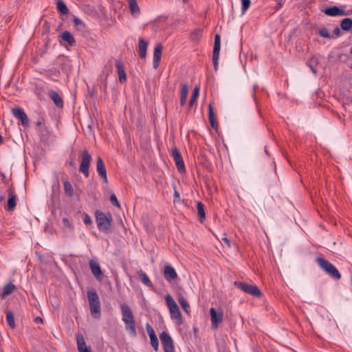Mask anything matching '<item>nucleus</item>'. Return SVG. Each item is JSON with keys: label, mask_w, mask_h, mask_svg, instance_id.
Instances as JSON below:
<instances>
[{"label": "nucleus", "mask_w": 352, "mask_h": 352, "mask_svg": "<svg viewBox=\"0 0 352 352\" xmlns=\"http://www.w3.org/2000/svg\"><path fill=\"white\" fill-rule=\"evenodd\" d=\"M129 6L130 11L133 15H138L140 13V8L136 0H126Z\"/></svg>", "instance_id": "nucleus-25"}, {"label": "nucleus", "mask_w": 352, "mask_h": 352, "mask_svg": "<svg viewBox=\"0 0 352 352\" xmlns=\"http://www.w3.org/2000/svg\"><path fill=\"white\" fill-rule=\"evenodd\" d=\"M221 48V37L220 35L217 34L214 36V44L212 52V62L214 70L218 69V61L219 58V52Z\"/></svg>", "instance_id": "nucleus-10"}, {"label": "nucleus", "mask_w": 352, "mask_h": 352, "mask_svg": "<svg viewBox=\"0 0 352 352\" xmlns=\"http://www.w3.org/2000/svg\"><path fill=\"white\" fill-rule=\"evenodd\" d=\"M57 9L58 12L63 14H67L69 12V9L67 8L66 4L64 3L63 0H58L56 2Z\"/></svg>", "instance_id": "nucleus-32"}, {"label": "nucleus", "mask_w": 352, "mask_h": 352, "mask_svg": "<svg viewBox=\"0 0 352 352\" xmlns=\"http://www.w3.org/2000/svg\"><path fill=\"white\" fill-rule=\"evenodd\" d=\"M199 90H200L199 85L195 86V87L194 88V89L192 91V96H191V98H190V100L189 101V103H188V105L190 107H192V105L194 104V103L197 100V98L199 96Z\"/></svg>", "instance_id": "nucleus-31"}, {"label": "nucleus", "mask_w": 352, "mask_h": 352, "mask_svg": "<svg viewBox=\"0 0 352 352\" xmlns=\"http://www.w3.org/2000/svg\"><path fill=\"white\" fill-rule=\"evenodd\" d=\"M13 116L18 119L23 126L29 125V119L24 110L20 107H14L12 109Z\"/></svg>", "instance_id": "nucleus-12"}, {"label": "nucleus", "mask_w": 352, "mask_h": 352, "mask_svg": "<svg viewBox=\"0 0 352 352\" xmlns=\"http://www.w3.org/2000/svg\"><path fill=\"white\" fill-rule=\"evenodd\" d=\"M184 3H186L188 0H183Z\"/></svg>", "instance_id": "nucleus-59"}, {"label": "nucleus", "mask_w": 352, "mask_h": 352, "mask_svg": "<svg viewBox=\"0 0 352 352\" xmlns=\"http://www.w3.org/2000/svg\"><path fill=\"white\" fill-rule=\"evenodd\" d=\"M318 265L331 278L339 280L341 278V274L337 268L328 260L318 257L316 258Z\"/></svg>", "instance_id": "nucleus-4"}, {"label": "nucleus", "mask_w": 352, "mask_h": 352, "mask_svg": "<svg viewBox=\"0 0 352 352\" xmlns=\"http://www.w3.org/2000/svg\"><path fill=\"white\" fill-rule=\"evenodd\" d=\"M63 223L65 227H67L68 228H73V224L68 218H63Z\"/></svg>", "instance_id": "nucleus-45"}, {"label": "nucleus", "mask_w": 352, "mask_h": 352, "mask_svg": "<svg viewBox=\"0 0 352 352\" xmlns=\"http://www.w3.org/2000/svg\"><path fill=\"white\" fill-rule=\"evenodd\" d=\"M222 240L226 243L228 244V245H230V241L228 238L226 237H224L222 239Z\"/></svg>", "instance_id": "nucleus-53"}, {"label": "nucleus", "mask_w": 352, "mask_h": 352, "mask_svg": "<svg viewBox=\"0 0 352 352\" xmlns=\"http://www.w3.org/2000/svg\"><path fill=\"white\" fill-rule=\"evenodd\" d=\"M96 92V91L95 89H88L87 94L89 97L93 98L95 96Z\"/></svg>", "instance_id": "nucleus-49"}, {"label": "nucleus", "mask_w": 352, "mask_h": 352, "mask_svg": "<svg viewBox=\"0 0 352 352\" xmlns=\"http://www.w3.org/2000/svg\"><path fill=\"white\" fill-rule=\"evenodd\" d=\"M160 338L164 352H175L173 340L168 332L162 331L160 334Z\"/></svg>", "instance_id": "nucleus-8"}, {"label": "nucleus", "mask_w": 352, "mask_h": 352, "mask_svg": "<svg viewBox=\"0 0 352 352\" xmlns=\"http://www.w3.org/2000/svg\"><path fill=\"white\" fill-rule=\"evenodd\" d=\"M333 36L334 38H338L339 36H340L341 35V32H340V28L338 27H336L334 30H333Z\"/></svg>", "instance_id": "nucleus-47"}, {"label": "nucleus", "mask_w": 352, "mask_h": 352, "mask_svg": "<svg viewBox=\"0 0 352 352\" xmlns=\"http://www.w3.org/2000/svg\"><path fill=\"white\" fill-rule=\"evenodd\" d=\"M96 170L103 182L107 183V170L104 162L101 157L98 156L96 160Z\"/></svg>", "instance_id": "nucleus-15"}, {"label": "nucleus", "mask_w": 352, "mask_h": 352, "mask_svg": "<svg viewBox=\"0 0 352 352\" xmlns=\"http://www.w3.org/2000/svg\"><path fill=\"white\" fill-rule=\"evenodd\" d=\"M148 45V43L142 38H139L138 54L141 58H144L146 57Z\"/></svg>", "instance_id": "nucleus-21"}, {"label": "nucleus", "mask_w": 352, "mask_h": 352, "mask_svg": "<svg viewBox=\"0 0 352 352\" xmlns=\"http://www.w3.org/2000/svg\"><path fill=\"white\" fill-rule=\"evenodd\" d=\"M163 47L161 43H157L153 52V68L157 69L162 58Z\"/></svg>", "instance_id": "nucleus-17"}, {"label": "nucleus", "mask_w": 352, "mask_h": 352, "mask_svg": "<svg viewBox=\"0 0 352 352\" xmlns=\"http://www.w3.org/2000/svg\"><path fill=\"white\" fill-rule=\"evenodd\" d=\"M42 124L41 122L38 121L36 122L37 126H41Z\"/></svg>", "instance_id": "nucleus-56"}, {"label": "nucleus", "mask_w": 352, "mask_h": 352, "mask_svg": "<svg viewBox=\"0 0 352 352\" xmlns=\"http://www.w3.org/2000/svg\"><path fill=\"white\" fill-rule=\"evenodd\" d=\"M165 299L168 308L176 305L175 301L170 294L166 295Z\"/></svg>", "instance_id": "nucleus-41"}, {"label": "nucleus", "mask_w": 352, "mask_h": 352, "mask_svg": "<svg viewBox=\"0 0 352 352\" xmlns=\"http://www.w3.org/2000/svg\"><path fill=\"white\" fill-rule=\"evenodd\" d=\"M202 35V30L199 28L195 29L190 35L191 41H196L199 40Z\"/></svg>", "instance_id": "nucleus-36"}, {"label": "nucleus", "mask_w": 352, "mask_h": 352, "mask_svg": "<svg viewBox=\"0 0 352 352\" xmlns=\"http://www.w3.org/2000/svg\"><path fill=\"white\" fill-rule=\"evenodd\" d=\"M63 187L65 192L69 197H72L74 195V189L72 185L68 180H65L63 182Z\"/></svg>", "instance_id": "nucleus-33"}, {"label": "nucleus", "mask_w": 352, "mask_h": 352, "mask_svg": "<svg viewBox=\"0 0 352 352\" xmlns=\"http://www.w3.org/2000/svg\"><path fill=\"white\" fill-rule=\"evenodd\" d=\"M145 327H146V331L149 337L156 334L153 328L149 323H146Z\"/></svg>", "instance_id": "nucleus-43"}, {"label": "nucleus", "mask_w": 352, "mask_h": 352, "mask_svg": "<svg viewBox=\"0 0 352 352\" xmlns=\"http://www.w3.org/2000/svg\"><path fill=\"white\" fill-rule=\"evenodd\" d=\"M283 1L282 0H279V1H278L277 4H276V7H275V8H276V10H278V9H280V8H282V7H283Z\"/></svg>", "instance_id": "nucleus-50"}, {"label": "nucleus", "mask_w": 352, "mask_h": 352, "mask_svg": "<svg viewBox=\"0 0 352 352\" xmlns=\"http://www.w3.org/2000/svg\"><path fill=\"white\" fill-rule=\"evenodd\" d=\"M265 153H266V154H267V155H268V152H267V149H266V148H265Z\"/></svg>", "instance_id": "nucleus-58"}, {"label": "nucleus", "mask_w": 352, "mask_h": 352, "mask_svg": "<svg viewBox=\"0 0 352 352\" xmlns=\"http://www.w3.org/2000/svg\"><path fill=\"white\" fill-rule=\"evenodd\" d=\"M34 322H36V323H38V322L43 323V320L42 318L37 316L36 318H34Z\"/></svg>", "instance_id": "nucleus-51"}, {"label": "nucleus", "mask_w": 352, "mask_h": 352, "mask_svg": "<svg viewBox=\"0 0 352 352\" xmlns=\"http://www.w3.org/2000/svg\"><path fill=\"white\" fill-rule=\"evenodd\" d=\"M250 3H251L250 0H241V4H242L241 10H242L243 13H244L249 8Z\"/></svg>", "instance_id": "nucleus-40"}, {"label": "nucleus", "mask_w": 352, "mask_h": 352, "mask_svg": "<svg viewBox=\"0 0 352 352\" xmlns=\"http://www.w3.org/2000/svg\"><path fill=\"white\" fill-rule=\"evenodd\" d=\"M340 28L342 30L349 32L352 29V19L350 18L343 19L340 21Z\"/></svg>", "instance_id": "nucleus-26"}, {"label": "nucleus", "mask_w": 352, "mask_h": 352, "mask_svg": "<svg viewBox=\"0 0 352 352\" xmlns=\"http://www.w3.org/2000/svg\"><path fill=\"white\" fill-rule=\"evenodd\" d=\"M149 338L151 346L155 351H157L159 348V340L157 335L155 334L154 336H150Z\"/></svg>", "instance_id": "nucleus-39"}, {"label": "nucleus", "mask_w": 352, "mask_h": 352, "mask_svg": "<svg viewBox=\"0 0 352 352\" xmlns=\"http://www.w3.org/2000/svg\"><path fill=\"white\" fill-rule=\"evenodd\" d=\"M109 72H110V70L107 69L105 67L104 69L102 71V74L100 75V76H102V75H104V79L102 80V84H103L102 91L104 93L107 92V80L108 76L109 74Z\"/></svg>", "instance_id": "nucleus-38"}, {"label": "nucleus", "mask_w": 352, "mask_h": 352, "mask_svg": "<svg viewBox=\"0 0 352 352\" xmlns=\"http://www.w3.org/2000/svg\"><path fill=\"white\" fill-rule=\"evenodd\" d=\"M208 120L212 128H216L218 126V124L215 120L214 109L211 104H209L208 105Z\"/></svg>", "instance_id": "nucleus-23"}, {"label": "nucleus", "mask_w": 352, "mask_h": 352, "mask_svg": "<svg viewBox=\"0 0 352 352\" xmlns=\"http://www.w3.org/2000/svg\"><path fill=\"white\" fill-rule=\"evenodd\" d=\"M351 54H352V48L351 49Z\"/></svg>", "instance_id": "nucleus-60"}, {"label": "nucleus", "mask_w": 352, "mask_h": 352, "mask_svg": "<svg viewBox=\"0 0 352 352\" xmlns=\"http://www.w3.org/2000/svg\"><path fill=\"white\" fill-rule=\"evenodd\" d=\"M3 137L1 136V135L0 134V144H3Z\"/></svg>", "instance_id": "nucleus-54"}, {"label": "nucleus", "mask_w": 352, "mask_h": 352, "mask_svg": "<svg viewBox=\"0 0 352 352\" xmlns=\"http://www.w3.org/2000/svg\"><path fill=\"white\" fill-rule=\"evenodd\" d=\"M48 96L57 107L62 108L63 107V100L56 91L50 90Z\"/></svg>", "instance_id": "nucleus-20"}, {"label": "nucleus", "mask_w": 352, "mask_h": 352, "mask_svg": "<svg viewBox=\"0 0 352 352\" xmlns=\"http://www.w3.org/2000/svg\"><path fill=\"white\" fill-rule=\"evenodd\" d=\"M171 155L173 157L178 171L180 173L184 172L185 165L179 151L176 147H174L171 149Z\"/></svg>", "instance_id": "nucleus-11"}, {"label": "nucleus", "mask_w": 352, "mask_h": 352, "mask_svg": "<svg viewBox=\"0 0 352 352\" xmlns=\"http://www.w3.org/2000/svg\"><path fill=\"white\" fill-rule=\"evenodd\" d=\"M83 222L86 225H91L92 223V220H91V217L87 213L85 214V216L83 218Z\"/></svg>", "instance_id": "nucleus-46"}, {"label": "nucleus", "mask_w": 352, "mask_h": 352, "mask_svg": "<svg viewBox=\"0 0 352 352\" xmlns=\"http://www.w3.org/2000/svg\"><path fill=\"white\" fill-rule=\"evenodd\" d=\"M211 328L212 329H217L219 324L222 322L223 318V313L221 309L216 310L215 308L211 307L210 309Z\"/></svg>", "instance_id": "nucleus-9"}, {"label": "nucleus", "mask_w": 352, "mask_h": 352, "mask_svg": "<svg viewBox=\"0 0 352 352\" xmlns=\"http://www.w3.org/2000/svg\"><path fill=\"white\" fill-rule=\"evenodd\" d=\"M77 349L78 352H91L86 345L84 337L82 334H76Z\"/></svg>", "instance_id": "nucleus-19"}, {"label": "nucleus", "mask_w": 352, "mask_h": 352, "mask_svg": "<svg viewBox=\"0 0 352 352\" xmlns=\"http://www.w3.org/2000/svg\"><path fill=\"white\" fill-rule=\"evenodd\" d=\"M177 300L180 305L182 306L184 311L188 314L190 311V305L187 300L185 299V298L183 296H179Z\"/></svg>", "instance_id": "nucleus-34"}, {"label": "nucleus", "mask_w": 352, "mask_h": 352, "mask_svg": "<svg viewBox=\"0 0 352 352\" xmlns=\"http://www.w3.org/2000/svg\"><path fill=\"white\" fill-rule=\"evenodd\" d=\"M318 34L321 37L324 38H329V39L334 38V36H331L329 34V30L326 27H322V28H320L318 30Z\"/></svg>", "instance_id": "nucleus-37"}, {"label": "nucleus", "mask_w": 352, "mask_h": 352, "mask_svg": "<svg viewBox=\"0 0 352 352\" xmlns=\"http://www.w3.org/2000/svg\"><path fill=\"white\" fill-rule=\"evenodd\" d=\"M346 12H349V14H348V15H349V14H351L352 13V10H349V11H347Z\"/></svg>", "instance_id": "nucleus-57"}, {"label": "nucleus", "mask_w": 352, "mask_h": 352, "mask_svg": "<svg viewBox=\"0 0 352 352\" xmlns=\"http://www.w3.org/2000/svg\"><path fill=\"white\" fill-rule=\"evenodd\" d=\"M234 285L246 294L258 298L262 296L261 291L256 285H250L245 282L235 281Z\"/></svg>", "instance_id": "nucleus-6"}, {"label": "nucleus", "mask_w": 352, "mask_h": 352, "mask_svg": "<svg viewBox=\"0 0 352 352\" xmlns=\"http://www.w3.org/2000/svg\"><path fill=\"white\" fill-rule=\"evenodd\" d=\"M61 38L67 42L68 44L71 46L74 45L75 44V39L74 36L70 34V32L67 31L63 32L60 35Z\"/></svg>", "instance_id": "nucleus-28"}, {"label": "nucleus", "mask_w": 352, "mask_h": 352, "mask_svg": "<svg viewBox=\"0 0 352 352\" xmlns=\"http://www.w3.org/2000/svg\"><path fill=\"white\" fill-rule=\"evenodd\" d=\"M110 201L112 205H113L116 207L120 208V206L118 203V201L117 199V197L115 194H112L110 197Z\"/></svg>", "instance_id": "nucleus-44"}, {"label": "nucleus", "mask_w": 352, "mask_h": 352, "mask_svg": "<svg viewBox=\"0 0 352 352\" xmlns=\"http://www.w3.org/2000/svg\"><path fill=\"white\" fill-rule=\"evenodd\" d=\"M310 68H311V70L313 72V73H314V74L316 73V69L312 66H310Z\"/></svg>", "instance_id": "nucleus-55"}, {"label": "nucleus", "mask_w": 352, "mask_h": 352, "mask_svg": "<svg viewBox=\"0 0 352 352\" xmlns=\"http://www.w3.org/2000/svg\"><path fill=\"white\" fill-rule=\"evenodd\" d=\"M15 289L16 286L13 283H9L4 286L3 293L0 294V296L2 298H5L6 296L11 294Z\"/></svg>", "instance_id": "nucleus-24"}, {"label": "nucleus", "mask_w": 352, "mask_h": 352, "mask_svg": "<svg viewBox=\"0 0 352 352\" xmlns=\"http://www.w3.org/2000/svg\"><path fill=\"white\" fill-rule=\"evenodd\" d=\"M89 264L93 275L98 280H102L103 279L104 274L101 270L98 261L91 259L89 261Z\"/></svg>", "instance_id": "nucleus-13"}, {"label": "nucleus", "mask_w": 352, "mask_h": 352, "mask_svg": "<svg viewBox=\"0 0 352 352\" xmlns=\"http://www.w3.org/2000/svg\"><path fill=\"white\" fill-rule=\"evenodd\" d=\"M87 298L91 316L96 319L100 318L101 316L100 302L98 294L94 289L88 290Z\"/></svg>", "instance_id": "nucleus-2"}, {"label": "nucleus", "mask_w": 352, "mask_h": 352, "mask_svg": "<svg viewBox=\"0 0 352 352\" xmlns=\"http://www.w3.org/2000/svg\"><path fill=\"white\" fill-rule=\"evenodd\" d=\"M323 12L325 14L331 16H346L349 14V12H346L344 10L336 6L326 8Z\"/></svg>", "instance_id": "nucleus-16"}, {"label": "nucleus", "mask_w": 352, "mask_h": 352, "mask_svg": "<svg viewBox=\"0 0 352 352\" xmlns=\"http://www.w3.org/2000/svg\"><path fill=\"white\" fill-rule=\"evenodd\" d=\"M95 214L98 230L105 233L109 232L113 221L111 214L109 212L105 214L101 210H98L96 211Z\"/></svg>", "instance_id": "nucleus-3"}, {"label": "nucleus", "mask_w": 352, "mask_h": 352, "mask_svg": "<svg viewBox=\"0 0 352 352\" xmlns=\"http://www.w3.org/2000/svg\"><path fill=\"white\" fill-rule=\"evenodd\" d=\"M7 192L8 194V198L6 210L11 212L13 211L16 208L17 202V197L15 192V189L13 183H11L10 185L8 186Z\"/></svg>", "instance_id": "nucleus-7"}, {"label": "nucleus", "mask_w": 352, "mask_h": 352, "mask_svg": "<svg viewBox=\"0 0 352 352\" xmlns=\"http://www.w3.org/2000/svg\"><path fill=\"white\" fill-rule=\"evenodd\" d=\"M180 199V195H179V192L177 190H175L174 191V199H173V201L174 202H176V201H179Z\"/></svg>", "instance_id": "nucleus-48"}, {"label": "nucleus", "mask_w": 352, "mask_h": 352, "mask_svg": "<svg viewBox=\"0 0 352 352\" xmlns=\"http://www.w3.org/2000/svg\"><path fill=\"white\" fill-rule=\"evenodd\" d=\"M138 276H139V278L141 279L142 282L145 285H146L147 287H153V283H151V281L149 279L148 276L142 270H140L138 272Z\"/></svg>", "instance_id": "nucleus-29"}, {"label": "nucleus", "mask_w": 352, "mask_h": 352, "mask_svg": "<svg viewBox=\"0 0 352 352\" xmlns=\"http://www.w3.org/2000/svg\"><path fill=\"white\" fill-rule=\"evenodd\" d=\"M5 199H6L5 195H3V193L1 191H0V202L4 201Z\"/></svg>", "instance_id": "nucleus-52"}, {"label": "nucleus", "mask_w": 352, "mask_h": 352, "mask_svg": "<svg viewBox=\"0 0 352 352\" xmlns=\"http://www.w3.org/2000/svg\"><path fill=\"white\" fill-rule=\"evenodd\" d=\"M197 208L198 210L199 220L201 223H202L206 219L204 205L201 201H197Z\"/></svg>", "instance_id": "nucleus-27"}, {"label": "nucleus", "mask_w": 352, "mask_h": 352, "mask_svg": "<svg viewBox=\"0 0 352 352\" xmlns=\"http://www.w3.org/2000/svg\"><path fill=\"white\" fill-rule=\"evenodd\" d=\"M120 309L126 329L129 331L131 336H135L137 335L135 322L131 307L125 303H122L120 304Z\"/></svg>", "instance_id": "nucleus-1"}, {"label": "nucleus", "mask_w": 352, "mask_h": 352, "mask_svg": "<svg viewBox=\"0 0 352 352\" xmlns=\"http://www.w3.org/2000/svg\"><path fill=\"white\" fill-rule=\"evenodd\" d=\"M164 277L168 282L175 280L178 278V276L174 267L170 264H166L164 266Z\"/></svg>", "instance_id": "nucleus-14"}, {"label": "nucleus", "mask_w": 352, "mask_h": 352, "mask_svg": "<svg viewBox=\"0 0 352 352\" xmlns=\"http://www.w3.org/2000/svg\"><path fill=\"white\" fill-rule=\"evenodd\" d=\"M80 164L79 171L81 172L85 177L89 176V166L92 160V156L87 149H84L80 154Z\"/></svg>", "instance_id": "nucleus-5"}, {"label": "nucleus", "mask_w": 352, "mask_h": 352, "mask_svg": "<svg viewBox=\"0 0 352 352\" xmlns=\"http://www.w3.org/2000/svg\"><path fill=\"white\" fill-rule=\"evenodd\" d=\"M74 23L75 27L79 30H82V28H84V24L82 23V21L78 18L74 17Z\"/></svg>", "instance_id": "nucleus-42"}, {"label": "nucleus", "mask_w": 352, "mask_h": 352, "mask_svg": "<svg viewBox=\"0 0 352 352\" xmlns=\"http://www.w3.org/2000/svg\"><path fill=\"white\" fill-rule=\"evenodd\" d=\"M168 309L171 315V318L182 320V314L177 304L173 307H169Z\"/></svg>", "instance_id": "nucleus-30"}, {"label": "nucleus", "mask_w": 352, "mask_h": 352, "mask_svg": "<svg viewBox=\"0 0 352 352\" xmlns=\"http://www.w3.org/2000/svg\"><path fill=\"white\" fill-rule=\"evenodd\" d=\"M188 94V87L186 84L181 85L180 104L184 106L186 102Z\"/></svg>", "instance_id": "nucleus-22"}, {"label": "nucleus", "mask_w": 352, "mask_h": 352, "mask_svg": "<svg viewBox=\"0 0 352 352\" xmlns=\"http://www.w3.org/2000/svg\"><path fill=\"white\" fill-rule=\"evenodd\" d=\"M116 67L118 74L119 80L121 83L126 80V75L122 61L119 59L116 60Z\"/></svg>", "instance_id": "nucleus-18"}, {"label": "nucleus", "mask_w": 352, "mask_h": 352, "mask_svg": "<svg viewBox=\"0 0 352 352\" xmlns=\"http://www.w3.org/2000/svg\"><path fill=\"white\" fill-rule=\"evenodd\" d=\"M6 320H7L8 325L12 329L15 328L16 325H15V322H14V314L10 310L6 311Z\"/></svg>", "instance_id": "nucleus-35"}]
</instances>
